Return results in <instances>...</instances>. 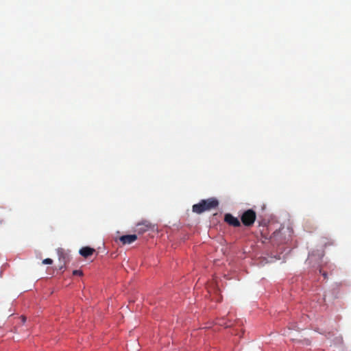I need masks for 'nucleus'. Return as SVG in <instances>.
Returning <instances> with one entry per match:
<instances>
[{
  "label": "nucleus",
  "mask_w": 351,
  "mask_h": 351,
  "mask_svg": "<svg viewBox=\"0 0 351 351\" xmlns=\"http://www.w3.org/2000/svg\"><path fill=\"white\" fill-rule=\"evenodd\" d=\"M219 205V202L215 198H209L207 199H202L198 204L193 206V212L201 214L205 211H208L212 209L216 208Z\"/></svg>",
  "instance_id": "obj_1"
},
{
  "label": "nucleus",
  "mask_w": 351,
  "mask_h": 351,
  "mask_svg": "<svg viewBox=\"0 0 351 351\" xmlns=\"http://www.w3.org/2000/svg\"><path fill=\"white\" fill-rule=\"evenodd\" d=\"M95 251V249L90 247H83L80 250L79 252L83 257L88 258V256H91Z\"/></svg>",
  "instance_id": "obj_6"
},
{
  "label": "nucleus",
  "mask_w": 351,
  "mask_h": 351,
  "mask_svg": "<svg viewBox=\"0 0 351 351\" xmlns=\"http://www.w3.org/2000/svg\"><path fill=\"white\" fill-rule=\"evenodd\" d=\"M224 221L233 227H239L241 226V221L238 219V218L234 217L230 213H227L224 216Z\"/></svg>",
  "instance_id": "obj_3"
},
{
  "label": "nucleus",
  "mask_w": 351,
  "mask_h": 351,
  "mask_svg": "<svg viewBox=\"0 0 351 351\" xmlns=\"http://www.w3.org/2000/svg\"><path fill=\"white\" fill-rule=\"evenodd\" d=\"M219 324L221 326H224L226 328L230 327L232 326L231 324H228V323L223 322V319L221 320V322H219Z\"/></svg>",
  "instance_id": "obj_9"
},
{
  "label": "nucleus",
  "mask_w": 351,
  "mask_h": 351,
  "mask_svg": "<svg viewBox=\"0 0 351 351\" xmlns=\"http://www.w3.org/2000/svg\"><path fill=\"white\" fill-rule=\"evenodd\" d=\"M137 239V236L136 234H128L121 236L119 238L120 241L123 244H130L134 242Z\"/></svg>",
  "instance_id": "obj_4"
},
{
  "label": "nucleus",
  "mask_w": 351,
  "mask_h": 351,
  "mask_svg": "<svg viewBox=\"0 0 351 351\" xmlns=\"http://www.w3.org/2000/svg\"><path fill=\"white\" fill-rule=\"evenodd\" d=\"M21 319H22V322L24 323L25 322V320H26V318H25V317L22 316L21 317Z\"/></svg>",
  "instance_id": "obj_10"
},
{
  "label": "nucleus",
  "mask_w": 351,
  "mask_h": 351,
  "mask_svg": "<svg viewBox=\"0 0 351 351\" xmlns=\"http://www.w3.org/2000/svg\"><path fill=\"white\" fill-rule=\"evenodd\" d=\"M322 275L324 276V278L326 279V272H323Z\"/></svg>",
  "instance_id": "obj_11"
},
{
  "label": "nucleus",
  "mask_w": 351,
  "mask_h": 351,
  "mask_svg": "<svg viewBox=\"0 0 351 351\" xmlns=\"http://www.w3.org/2000/svg\"><path fill=\"white\" fill-rule=\"evenodd\" d=\"M256 219V214L252 209L245 210L241 216V221L247 227H251Z\"/></svg>",
  "instance_id": "obj_2"
},
{
  "label": "nucleus",
  "mask_w": 351,
  "mask_h": 351,
  "mask_svg": "<svg viewBox=\"0 0 351 351\" xmlns=\"http://www.w3.org/2000/svg\"><path fill=\"white\" fill-rule=\"evenodd\" d=\"M73 275L82 276L83 275V271L82 270H74L73 271Z\"/></svg>",
  "instance_id": "obj_8"
},
{
  "label": "nucleus",
  "mask_w": 351,
  "mask_h": 351,
  "mask_svg": "<svg viewBox=\"0 0 351 351\" xmlns=\"http://www.w3.org/2000/svg\"><path fill=\"white\" fill-rule=\"evenodd\" d=\"M150 228H151V223L147 221L138 223L136 225V230L139 233H143V232L147 231Z\"/></svg>",
  "instance_id": "obj_5"
},
{
  "label": "nucleus",
  "mask_w": 351,
  "mask_h": 351,
  "mask_svg": "<svg viewBox=\"0 0 351 351\" xmlns=\"http://www.w3.org/2000/svg\"><path fill=\"white\" fill-rule=\"evenodd\" d=\"M52 263H53V260L49 258H45L43 261V264H44V265H51Z\"/></svg>",
  "instance_id": "obj_7"
}]
</instances>
